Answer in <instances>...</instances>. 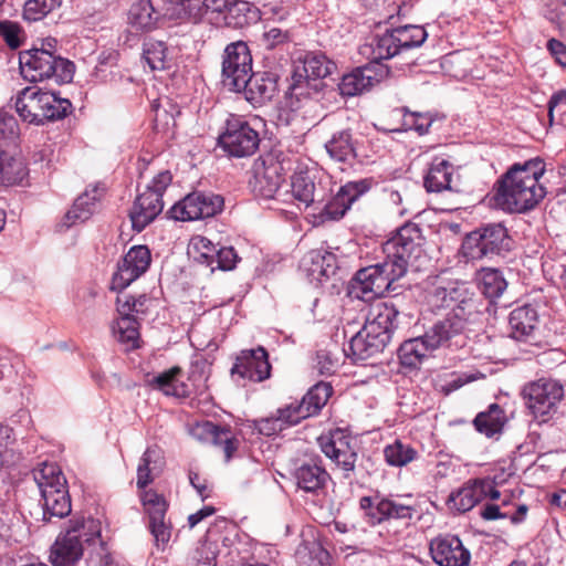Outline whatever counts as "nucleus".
<instances>
[{
  "mask_svg": "<svg viewBox=\"0 0 566 566\" xmlns=\"http://www.w3.org/2000/svg\"><path fill=\"white\" fill-rule=\"evenodd\" d=\"M44 101L48 102L44 107V115L48 116V122H55L63 119L73 111V105L69 98L60 96V93L54 91H44Z\"/></svg>",
  "mask_w": 566,
  "mask_h": 566,
  "instance_id": "obj_53",
  "label": "nucleus"
},
{
  "mask_svg": "<svg viewBox=\"0 0 566 566\" xmlns=\"http://www.w3.org/2000/svg\"><path fill=\"white\" fill-rule=\"evenodd\" d=\"M271 375V364L264 347L243 349L238 355L231 368V376L235 379H248L253 382H261Z\"/></svg>",
  "mask_w": 566,
  "mask_h": 566,
  "instance_id": "obj_17",
  "label": "nucleus"
},
{
  "mask_svg": "<svg viewBox=\"0 0 566 566\" xmlns=\"http://www.w3.org/2000/svg\"><path fill=\"white\" fill-rule=\"evenodd\" d=\"M521 396L530 415L538 423H547L558 415L565 398V385L558 379L542 377L526 382Z\"/></svg>",
  "mask_w": 566,
  "mask_h": 566,
  "instance_id": "obj_6",
  "label": "nucleus"
},
{
  "mask_svg": "<svg viewBox=\"0 0 566 566\" xmlns=\"http://www.w3.org/2000/svg\"><path fill=\"white\" fill-rule=\"evenodd\" d=\"M504 422V410L497 403H491L485 411L479 412L473 420L475 430L489 438L501 432Z\"/></svg>",
  "mask_w": 566,
  "mask_h": 566,
  "instance_id": "obj_40",
  "label": "nucleus"
},
{
  "mask_svg": "<svg viewBox=\"0 0 566 566\" xmlns=\"http://www.w3.org/2000/svg\"><path fill=\"white\" fill-rule=\"evenodd\" d=\"M163 0H137L128 10V22L140 31H151L160 21Z\"/></svg>",
  "mask_w": 566,
  "mask_h": 566,
  "instance_id": "obj_28",
  "label": "nucleus"
},
{
  "mask_svg": "<svg viewBox=\"0 0 566 566\" xmlns=\"http://www.w3.org/2000/svg\"><path fill=\"white\" fill-rule=\"evenodd\" d=\"M308 275L314 280L322 281L328 279L336 273L337 260L336 255L323 249L312 250L303 260Z\"/></svg>",
  "mask_w": 566,
  "mask_h": 566,
  "instance_id": "obj_32",
  "label": "nucleus"
},
{
  "mask_svg": "<svg viewBox=\"0 0 566 566\" xmlns=\"http://www.w3.org/2000/svg\"><path fill=\"white\" fill-rule=\"evenodd\" d=\"M21 75L29 82L53 81L57 85L71 83L75 72L72 61L55 55L45 48H33L19 53Z\"/></svg>",
  "mask_w": 566,
  "mask_h": 566,
  "instance_id": "obj_5",
  "label": "nucleus"
},
{
  "mask_svg": "<svg viewBox=\"0 0 566 566\" xmlns=\"http://www.w3.org/2000/svg\"><path fill=\"white\" fill-rule=\"evenodd\" d=\"M251 73L252 56L247 43L237 41L228 44L222 55L223 86L232 92H239L240 85H243Z\"/></svg>",
  "mask_w": 566,
  "mask_h": 566,
  "instance_id": "obj_12",
  "label": "nucleus"
},
{
  "mask_svg": "<svg viewBox=\"0 0 566 566\" xmlns=\"http://www.w3.org/2000/svg\"><path fill=\"white\" fill-rule=\"evenodd\" d=\"M399 53L419 48L428 38L426 29L421 25L407 24L391 29Z\"/></svg>",
  "mask_w": 566,
  "mask_h": 566,
  "instance_id": "obj_45",
  "label": "nucleus"
},
{
  "mask_svg": "<svg viewBox=\"0 0 566 566\" xmlns=\"http://www.w3.org/2000/svg\"><path fill=\"white\" fill-rule=\"evenodd\" d=\"M143 59L151 71H164L171 66V57L166 42L154 38L144 40Z\"/></svg>",
  "mask_w": 566,
  "mask_h": 566,
  "instance_id": "obj_39",
  "label": "nucleus"
},
{
  "mask_svg": "<svg viewBox=\"0 0 566 566\" xmlns=\"http://www.w3.org/2000/svg\"><path fill=\"white\" fill-rule=\"evenodd\" d=\"M164 201L159 195L145 190L138 193L129 211L133 230L142 232L161 213Z\"/></svg>",
  "mask_w": 566,
  "mask_h": 566,
  "instance_id": "obj_24",
  "label": "nucleus"
},
{
  "mask_svg": "<svg viewBox=\"0 0 566 566\" xmlns=\"http://www.w3.org/2000/svg\"><path fill=\"white\" fill-rule=\"evenodd\" d=\"M538 324L536 310L531 305L514 308L509 316L511 336L516 340H528Z\"/></svg>",
  "mask_w": 566,
  "mask_h": 566,
  "instance_id": "obj_30",
  "label": "nucleus"
},
{
  "mask_svg": "<svg viewBox=\"0 0 566 566\" xmlns=\"http://www.w3.org/2000/svg\"><path fill=\"white\" fill-rule=\"evenodd\" d=\"M336 69V64L322 52H311L305 55L303 73L323 81Z\"/></svg>",
  "mask_w": 566,
  "mask_h": 566,
  "instance_id": "obj_50",
  "label": "nucleus"
},
{
  "mask_svg": "<svg viewBox=\"0 0 566 566\" xmlns=\"http://www.w3.org/2000/svg\"><path fill=\"white\" fill-rule=\"evenodd\" d=\"M260 142L259 132L244 117L233 114L227 118L224 129L218 137L224 153L235 158L252 156Z\"/></svg>",
  "mask_w": 566,
  "mask_h": 566,
  "instance_id": "obj_9",
  "label": "nucleus"
},
{
  "mask_svg": "<svg viewBox=\"0 0 566 566\" xmlns=\"http://www.w3.org/2000/svg\"><path fill=\"white\" fill-rule=\"evenodd\" d=\"M359 53L380 73V65H382L380 62L399 54L392 30L387 29L384 33L371 36L368 42L360 45Z\"/></svg>",
  "mask_w": 566,
  "mask_h": 566,
  "instance_id": "obj_25",
  "label": "nucleus"
},
{
  "mask_svg": "<svg viewBox=\"0 0 566 566\" xmlns=\"http://www.w3.org/2000/svg\"><path fill=\"white\" fill-rule=\"evenodd\" d=\"M321 449L342 470L344 480L352 481L356 471L359 472L363 469L361 463L356 465L358 454L350 446V439L340 431L333 433L329 438H322Z\"/></svg>",
  "mask_w": 566,
  "mask_h": 566,
  "instance_id": "obj_15",
  "label": "nucleus"
},
{
  "mask_svg": "<svg viewBox=\"0 0 566 566\" xmlns=\"http://www.w3.org/2000/svg\"><path fill=\"white\" fill-rule=\"evenodd\" d=\"M418 452L410 446L396 440L384 449V457L390 467H403L413 461Z\"/></svg>",
  "mask_w": 566,
  "mask_h": 566,
  "instance_id": "obj_52",
  "label": "nucleus"
},
{
  "mask_svg": "<svg viewBox=\"0 0 566 566\" xmlns=\"http://www.w3.org/2000/svg\"><path fill=\"white\" fill-rule=\"evenodd\" d=\"M216 427L217 424L209 420L196 422L190 426L189 434L199 442L209 443L211 437H216Z\"/></svg>",
  "mask_w": 566,
  "mask_h": 566,
  "instance_id": "obj_63",
  "label": "nucleus"
},
{
  "mask_svg": "<svg viewBox=\"0 0 566 566\" xmlns=\"http://www.w3.org/2000/svg\"><path fill=\"white\" fill-rule=\"evenodd\" d=\"M223 197L211 191H193L176 202L168 211L171 219L193 221L207 219L223 209Z\"/></svg>",
  "mask_w": 566,
  "mask_h": 566,
  "instance_id": "obj_11",
  "label": "nucleus"
},
{
  "mask_svg": "<svg viewBox=\"0 0 566 566\" xmlns=\"http://www.w3.org/2000/svg\"><path fill=\"white\" fill-rule=\"evenodd\" d=\"M180 375L181 368L176 366L155 376L151 380H149V385L153 388L163 391L166 396H174L177 398L189 397V387L181 379H179Z\"/></svg>",
  "mask_w": 566,
  "mask_h": 566,
  "instance_id": "obj_36",
  "label": "nucleus"
},
{
  "mask_svg": "<svg viewBox=\"0 0 566 566\" xmlns=\"http://www.w3.org/2000/svg\"><path fill=\"white\" fill-rule=\"evenodd\" d=\"M289 41V31H283L279 28H271L262 35V44L266 50H273L281 44L287 43Z\"/></svg>",
  "mask_w": 566,
  "mask_h": 566,
  "instance_id": "obj_64",
  "label": "nucleus"
},
{
  "mask_svg": "<svg viewBox=\"0 0 566 566\" xmlns=\"http://www.w3.org/2000/svg\"><path fill=\"white\" fill-rule=\"evenodd\" d=\"M423 186L428 192L461 191L458 168L449 160L436 157L423 178Z\"/></svg>",
  "mask_w": 566,
  "mask_h": 566,
  "instance_id": "obj_20",
  "label": "nucleus"
},
{
  "mask_svg": "<svg viewBox=\"0 0 566 566\" xmlns=\"http://www.w3.org/2000/svg\"><path fill=\"white\" fill-rule=\"evenodd\" d=\"M20 129L17 118L0 109V148L14 145L19 138Z\"/></svg>",
  "mask_w": 566,
  "mask_h": 566,
  "instance_id": "obj_55",
  "label": "nucleus"
},
{
  "mask_svg": "<svg viewBox=\"0 0 566 566\" xmlns=\"http://www.w3.org/2000/svg\"><path fill=\"white\" fill-rule=\"evenodd\" d=\"M400 312L392 302L373 304L364 326L349 342L347 356L354 360H367L385 350L400 324Z\"/></svg>",
  "mask_w": 566,
  "mask_h": 566,
  "instance_id": "obj_4",
  "label": "nucleus"
},
{
  "mask_svg": "<svg viewBox=\"0 0 566 566\" xmlns=\"http://www.w3.org/2000/svg\"><path fill=\"white\" fill-rule=\"evenodd\" d=\"M331 159L352 166L357 158L356 140L349 128L335 132L325 143Z\"/></svg>",
  "mask_w": 566,
  "mask_h": 566,
  "instance_id": "obj_29",
  "label": "nucleus"
},
{
  "mask_svg": "<svg viewBox=\"0 0 566 566\" xmlns=\"http://www.w3.org/2000/svg\"><path fill=\"white\" fill-rule=\"evenodd\" d=\"M28 169L22 158L0 150V185L12 186L22 182Z\"/></svg>",
  "mask_w": 566,
  "mask_h": 566,
  "instance_id": "obj_41",
  "label": "nucleus"
},
{
  "mask_svg": "<svg viewBox=\"0 0 566 566\" xmlns=\"http://www.w3.org/2000/svg\"><path fill=\"white\" fill-rule=\"evenodd\" d=\"M41 501L43 506V518L51 521L52 517L63 518L67 516L71 511V497L69 489H54L43 490L41 492Z\"/></svg>",
  "mask_w": 566,
  "mask_h": 566,
  "instance_id": "obj_33",
  "label": "nucleus"
},
{
  "mask_svg": "<svg viewBox=\"0 0 566 566\" xmlns=\"http://www.w3.org/2000/svg\"><path fill=\"white\" fill-rule=\"evenodd\" d=\"M433 562L439 566H469L471 553L455 535L438 536L429 545Z\"/></svg>",
  "mask_w": 566,
  "mask_h": 566,
  "instance_id": "obj_18",
  "label": "nucleus"
},
{
  "mask_svg": "<svg viewBox=\"0 0 566 566\" xmlns=\"http://www.w3.org/2000/svg\"><path fill=\"white\" fill-rule=\"evenodd\" d=\"M240 258L232 247H219L213 264L210 265L211 271H231L235 268Z\"/></svg>",
  "mask_w": 566,
  "mask_h": 566,
  "instance_id": "obj_59",
  "label": "nucleus"
},
{
  "mask_svg": "<svg viewBox=\"0 0 566 566\" xmlns=\"http://www.w3.org/2000/svg\"><path fill=\"white\" fill-rule=\"evenodd\" d=\"M544 15L552 23L560 27L566 21V1L545 0Z\"/></svg>",
  "mask_w": 566,
  "mask_h": 566,
  "instance_id": "obj_62",
  "label": "nucleus"
},
{
  "mask_svg": "<svg viewBox=\"0 0 566 566\" xmlns=\"http://www.w3.org/2000/svg\"><path fill=\"white\" fill-rule=\"evenodd\" d=\"M359 510L363 512L364 520L370 526L380 525L392 520H411L417 512L413 505L399 502L380 493L374 496L360 497Z\"/></svg>",
  "mask_w": 566,
  "mask_h": 566,
  "instance_id": "obj_10",
  "label": "nucleus"
},
{
  "mask_svg": "<svg viewBox=\"0 0 566 566\" xmlns=\"http://www.w3.org/2000/svg\"><path fill=\"white\" fill-rule=\"evenodd\" d=\"M478 286L481 293L493 302L505 292L507 282L499 269L482 268L478 272Z\"/></svg>",
  "mask_w": 566,
  "mask_h": 566,
  "instance_id": "obj_38",
  "label": "nucleus"
},
{
  "mask_svg": "<svg viewBox=\"0 0 566 566\" xmlns=\"http://www.w3.org/2000/svg\"><path fill=\"white\" fill-rule=\"evenodd\" d=\"M514 243L502 222H490L469 232L463 239L461 251L469 260L492 259L511 252Z\"/></svg>",
  "mask_w": 566,
  "mask_h": 566,
  "instance_id": "obj_7",
  "label": "nucleus"
},
{
  "mask_svg": "<svg viewBox=\"0 0 566 566\" xmlns=\"http://www.w3.org/2000/svg\"><path fill=\"white\" fill-rule=\"evenodd\" d=\"M113 328L119 343L132 349L138 347L139 323L135 316H119Z\"/></svg>",
  "mask_w": 566,
  "mask_h": 566,
  "instance_id": "obj_51",
  "label": "nucleus"
},
{
  "mask_svg": "<svg viewBox=\"0 0 566 566\" xmlns=\"http://www.w3.org/2000/svg\"><path fill=\"white\" fill-rule=\"evenodd\" d=\"M195 248L199 252L198 256L196 258L198 262L210 268V265L214 262V256L217 255V250L219 247L212 243L209 239L199 237L195 242Z\"/></svg>",
  "mask_w": 566,
  "mask_h": 566,
  "instance_id": "obj_61",
  "label": "nucleus"
},
{
  "mask_svg": "<svg viewBox=\"0 0 566 566\" xmlns=\"http://www.w3.org/2000/svg\"><path fill=\"white\" fill-rule=\"evenodd\" d=\"M255 9L249 1L232 0L223 15V20L230 28L242 29L249 25L255 19Z\"/></svg>",
  "mask_w": 566,
  "mask_h": 566,
  "instance_id": "obj_46",
  "label": "nucleus"
},
{
  "mask_svg": "<svg viewBox=\"0 0 566 566\" xmlns=\"http://www.w3.org/2000/svg\"><path fill=\"white\" fill-rule=\"evenodd\" d=\"M209 443L220 447L224 453L226 462H229L239 447V440L232 434L229 427H216V437H211Z\"/></svg>",
  "mask_w": 566,
  "mask_h": 566,
  "instance_id": "obj_57",
  "label": "nucleus"
},
{
  "mask_svg": "<svg viewBox=\"0 0 566 566\" xmlns=\"http://www.w3.org/2000/svg\"><path fill=\"white\" fill-rule=\"evenodd\" d=\"M200 0H163L160 19L188 20L196 18L200 11Z\"/></svg>",
  "mask_w": 566,
  "mask_h": 566,
  "instance_id": "obj_44",
  "label": "nucleus"
},
{
  "mask_svg": "<svg viewBox=\"0 0 566 566\" xmlns=\"http://www.w3.org/2000/svg\"><path fill=\"white\" fill-rule=\"evenodd\" d=\"M293 478L298 489L306 493L318 494L326 488L331 475L323 465L310 461L298 465L294 470Z\"/></svg>",
  "mask_w": 566,
  "mask_h": 566,
  "instance_id": "obj_27",
  "label": "nucleus"
},
{
  "mask_svg": "<svg viewBox=\"0 0 566 566\" xmlns=\"http://www.w3.org/2000/svg\"><path fill=\"white\" fill-rule=\"evenodd\" d=\"M32 473L40 492L67 488L66 479L56 463L43 462Z\"/></svg>",
  "mask_w": 566,
  "mask_h": 566,
  "instance_id": "obj_43",
  "label": "nucleus"
},
{
  "mask_svg": "<svg viewBox=\"0 0 566 566\" xmlns=\"http://www.w3.org/2000/svg\"><path fill=\"white\" fill-rule=\"evenodd\" d=\"M429 302L437 308H450L448 314L470 316L475 310L474 293L465 283L452 282L437 286L430 293Z\"/></svg>",
  "mask_w": 566,
  "mask_h": 566,
  "instance_id": "obj_14",
  "label": "nucleus"
},
{
  "mask_svg": "<svg viewBox=\"0 0 566 566\" xmlns=\"http://www.w3.org/2000/svg\"><path fill=\"white\" fill-rule=\"evenodd\" d=\"M143 505L148 515V527L156 544H166L170 539L171 526L166 523L168 504L165 497L155 491H146L142 496Z\"/></svg>",
  "mask_w": 566,
  "mask_h": 566,
  "instance_id": "obj_19",
  "label": "nucleus"
},
{
  "mask_svg": "<svg viewBox=\"0 0 566 566\" xmlns=\"http://www.w3.org/2000/svg\"><path fill=\"white\" fill-rule=\"evenodd\" d=\"M470 316L447 314L426 331L427 342L433 349L461 348L467 343L465 328Z\"/></svg>",
  "mask_w": 566,
  "mask_h": 566,
  "instance_id": "obj_13",
  "label": "nucleus"
},
{
  "mask_svg": "<svg viewBox=\"0 0 566 566\" xmlns=\"http://www.w3.org/2000/svg\"><path fill=\"white\" fill-rule=\"evenodd\" d=\"M150 262V250L146 245L132 247L118 263L117 272L112 279V289L125 290L148 270Z\"/></svg>",
  "mask_w": 566,
  "mask_h": 566,
  "instance_id": "obj_16",
  "label": "nucleus"
},
{
  "mask_svg": "<svg viewBox=\"0 0 566 566\" xmlns=\"http://www.w3.org/2000/svg\"><path fill=\"white\" fill-rule=\"evenodd\" d=\"M13 99L14 108L23 122L36 126L48 123L43 107L48 105L44 101V91L35 86H27L19 91Z\"/></svg>",
  "mask_w": 566,
  "mask_h": 566,
  "instance_id": "obj_21",
  "label": "nucleus"
},
{
  "mask_svg": "<svg viewBox=\"0 0 566 566\" xmlns=\"http://www.w3.org/2000/svg\"><path fill=\"white\" fill-rule=\"evenodd\" d=\"M279 76L274 72H252L240 85L239 92L253 105H263L271 101L277 91Z\"/></svg>",
  "mask_w": 566,
  "mask_h": 566,
  "instance_id": "obj_22",
  "label": "nucleus"
},
{
  "mask_svg": "<svg viewBox=\"0 0 566 566\" xmlns=\"http://www.w3.org/2000/svg\"><path fill=\"white\" fill-rule=\"evenodd\" d=\"M432 350H434L433 347L429 346L427 336L423 334L422 336L405 340L398 348V358L401 366L413 369L417 368Z\"/></svg>",
  "mask_w": 566,
  "mask_h": 566,
  "instance_id": "obj_34",
  "label": "nucleus"
},
{
  "mask_svg": "<svg viewBox=\"0 0 566 566\" xmlns=\"http://www.w3.org/2000/svg\"><path fill=\"white\" fill-rule=\"evenodd\" d=\"M61 4V0H28L23 7V18L30 22L39 21Z\"/></svg>",
  "mask_w": 566,
  "mask_h": 566,
  "instance_id": "obj_54",
  "label": "nucleus"
},
{
  "mask_svg": "<svg viewBox=\"0 0 566 566\" xmlns=\"http://www.w3.org/2000/svg\"><path fill=\"white\" fill-rule=\"evenodd\" d=\"M163 465L161 451L157 447H148L143 453L137 468V488L145 489L149 485L154 481L153 471L160 470Z\"/></svg>",
  "mask_w": 566,
  "mask_h": 566,
  "instance_id": "obj_42",
  "label": "nucleus"
},
{
  "mask_svg": "<svg viewBox=\"0 0 566 566\" xmlns=\"http://www.w3.org/2000/svg\"><path fill=\"white\" fill-rule=\"evenodd\" d=\"M375 185L373 178L348 181L334 193L332 177L313 167L295 171L291 178V192L298 205L313 207L322 221L340 220L352 205Z\"/></svg>",
  "mask_w": 566,
  "mask_h": 566,
  "instance_id": "obj_2",
  "label": "nucleus"
},
{
  "mask_svg": "<svg viewBox=\"0 0 566 566\" xmlns=\"http://www.w3.org/2000/svg\"><path fill=\"white\" fill-rule=\"evenodd\" d=\"M83 532L78 527L66 531L63 536L57 537L51 549L50 560L53 566H75L83 556L84 543L87 546L99 543L101 531L94 520L87 522V526L82 524Z\"/></svg>",
  "mask_w": 566,
  "mask_h": 566,
  "instance_id": "obj_8",
  "label": "nucleus"
},
{
  "mask_svg": "<svg viewBox=\"0 0 566 566\" xmlns=\"http://www.w3.org/2000/svg\"><path fill=\"white\" fill-rule=\"evenodd\" d=\"M0 38L11 50H17L23 43L24 32L17 22L3 20L0 21Z\"/></svg>",
  "mask_w": 566,
  "mask_h": 566,
  "instance_id": "obj_58",
  "label": "nucleus"
},
{
  "mask_svg": "<svg viewBox=\"0 0 566 566\" xmlns=\"http://www.w3.org/2000/svg\"><path fill=\"white\" fill-rule=\"evenodd\" d=\"M276 415L282 419L284 426L292 427L302 420L310 418V412L302 403V400L294 399L276 410Z\"/></svg>",
  "mask_w": 566,
  "mask_h": 566,
  "instance_id": "obj_56",
  "label": "nucleus"
},
{
  "mask_svg": "<svg viewBox=\"0 0 566 566\" xmlns=\"http://www.w3.org/2000/svg\"><path fill=\"white\" fill-rule=\"evenodd\" d=\"M325 87V83L318 78L310 76L301 70H296L292 75V82L287 94L297 102L303 99L318 98Z\"/></svg>",
  "mask_w": 566,
  "mask_h": 566,
  "instance_id": "obj_35",
  "label": "nucleus"
},
{
  "mask_svg": "<svg viewBox=\"0 0 566 566\" xmlns=\"http://www.w3.org/2000/svg\"><path fill=\"white\" fill-rule=\"evenodd\" d=\"M332 394V385L325 381H318L307 390L301 400L306 411L310 412V417H314L321 412Z\"/></svg>",
  "mask_w": 566,
  "mask_h": 566,
  "instance_id": "obj_47",
  "label": "nucleus"
},
{
  "mask_svg": "<svg viewBox=\"0 0 566 566\" xmlns=\"http://www.w3.org/2000/svg\"><path fill=\"white\" fill-rule=\"evenodd\" d=\"M402 114V127L399 129H391V132H407L415 130L419 136L429 133L436 117L429 113L411 112L407 106L399 108Z\"/></svg>",
  "mask_w": 566,
  "mask_h": 566,
  "instance_id": "obj_48",
  "label": "nucleus"
},
{
  "mask_svg": "<svg viewBox=\"0 0 566 566\" xmlns=\"http://www.w3.org/2000/svg\"><path fill=\"white\" fill-rule=\"evenodd\" d=\"M251 428L256 430L260 434L271 437L277 432H281L286 427L284 426L282 419L279 418V416L275 413L270 417L252 420Z\"/></svg>",
  "mask_w": 566,
  "mask_h": 566,
  "instance_id": "obj_60",
  "label": "nucleus"
},
{
  "mask_svg": "<svg viewBox=\"0 0 566 566\" xmlns=\"http://www.w3.org/2000/svg\"><path fill=\"white\" fill-rule=\"evenodd\" d=\"M99 200L101 192L97 187L84 191L75 199L72 208L66 212L63 224L66 228H70L76 222H84L88 220L96 211Z\"/></svg>",
  "mask_w": 566,
  "mask_h": 566,
  "instance_id": "obj_31",
  "label": "nucleus"
},
{
  "mask_svg": "<svg viewBox=\"0 0 566 566\" xmlns=\"http://www.w3.org/2000/svg\"><path fill=\"white\" fill-rule=\"evenodd\" d=\"M298 566H329L331 555L314 537L303 539L295 551Z\"/></svg>",
  "mask_w": 566,
  "mask_h": 566,
  "instance_id": "obj_37",
  "label": "nucleus"
},
{
  "mask_svg": "<svg viewBox=\"0 0 566 566\" xmlns=\"http://www.w3.org/2000/svg\"><path fill=\"white\" fill-rule=\"evenodd\" d=\"M545 164L538 158L514 164L495 184L494 200L504 211L524 213L534 209L545 197L539 184Z\"/></svg>",
  "mask_w": 566,
  "mask_h": 566,
  "instance_id": "obj_3",
  "label": "nucleus"
},
{
  "mask_svg": "<svg viewBox=\"0 0 566 566\" xmlns=\"http://www.w3.org/2000/svg\"><path fill=\"white\" fill-rule=\"evenodd\" d=\"M388 73L389 70L385 65H380V73L375 72L370 64L357 67L342 77L338 84L339 93L347 97L359 95L373 87Z\"/></svg>",
  "mask_w": 566,
  "mask_h": 566,
  "instance_id": "obj_23",
  "label": "nucleus"
},
{
  "mask_svg": "<svg viewBox=\"0 0 566 566\" xmlns=\"http://www.w3.org/2000/svg\"><path fill=\"white\" fill-rule=\"evenodd\" d=\"M481 490L479 489L478 480H475L472 484H465L455 492H452L449 495L448 503L458 512H468L481 502Z\"/></svg>",
  "mask_w": 566,
  "mask_h": 566,
  "instance_id": "obj_49",
  "label": "nucleus"
},
{
  "mask_svg": "<svg viewBox=\"0 0 566 566\" xmlns=\"http://www.w3.org/2000/svg\"><path fill=\"white\" fill-rule=\"evenodd\" d=\"M281 170V165L273 160L269 165L263 163L262 168L256 167L254 171V180L251 182L252 190L255 196L264 199H273L284 180Z\"/></svg>",
  "mask_w": 566,
  "mask_h": 566,
  "instance_id": "obj_26",
  "label": "nucleus"
},
{
  "mask_svg": "<svg viewBox=\"0 0 566 566\" xmlns=\"http://www.w3.org/2000/svg\"><path fill=\"white\" fill-rule=\"evenodd\" d=\"M423 243L420 227L405 223L382 244L384 260L356 272L350 282L353 292L365 300L396 291L395 283L406 275L409 268L417 271L421 268L422 259L426 260Z\"/></svg>",
  "mask_w": 566,
  "mask_h": 566,
  "instance_id": "obj_1",
  "label": "nucleus"
}]
</instances>
